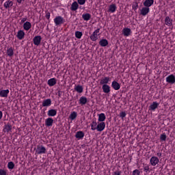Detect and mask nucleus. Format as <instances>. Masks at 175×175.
<instances>
[{"label": "nucleus", "mask_w": 175, "mask_h": 175, "mask_svg": "<svg viewBox=\"0 0 175 175\" xmlns=\"http://www.w3.org/2000/svg\"><path fill=\"white\" fill-rule=\"evenodd\" d=\"M27 20V18H23L21 20V23H25V21Z\"/></svg>", "instance_id": "nucleus-49"}, {"label": "nucleus", "mask_w": 175, "mask_h": 175, "mask_svg": "<svg viewBox=\"0 0 175 175\" xmlns=\"http://www.w3.org/2000/svg\"><path fill=\"white\" fill-rule=\"evenodd\" d=\"M150 163L152 166H157V165L159 163V159L155 156H153L150 160Z\"/></svg>", "instance_id": "nucleus-3"}, {"label": "nucleus", "mask_w": 175, "mask_h": 175, "mask_svg": "<svg viewBox=\"0 0 175 175\" xmlns=\"http://www.w3.org/2000/svg\"><path fill=\"white\" fill-rule=\"evenodd\" d=\"M82 18L85 21H88L89 20L91 19V15L89 13H86V14H83L82 15Z\"/></svg>", "instance_id": "nucleus-30"}, {"label": "nucleus", "mask_w": 175, "mask_h": 175, "mask_svg": "<svg viewBox=\"0 0 175 175\" xmlns=\"http://www.w3.org/2000/svg\"><path fill=\"white\" fill-rule=\"evenodd\" d=\"M33 42L35 46H39V44H40V42H42V36H35L33 39Z\"/></svg>", "instance_id": "nucleus-7"}, {"label": "nucleus", "mask_w": 175, "mask_h": 175, "mask_svg": "<svg viewBox=\"0 0 175 175\" xmlns=\"http://www.w3.org/2000/svg\"><path fill=\"white\" fill-rule=\"evenodd\" d=\"M99 31H100V29H97L93 32V33L98 35V33H99Z\"/></svg>", "instance_id": "nucleus-47"}, {"label": "nucleus", "mask_w": 175, "mask_h": 175, "mask_svg": "<svg viewBox=\"0 0 175 175\" xmlns=\"http://www.w3.org/2000/svg\"><path fill=\"white\" fill-rule=\"evenodd\" d=\"M53 124H54V120L52 118H48L47 119H46V126H53Z\"/></svg>", "instance_id": "nucleus-11"}, {"label": "nucleus", "mask_w": 175, "mask_h": 175, "mask_svg": "<svg viewBox=\"0 0 175 175\" xmlns=\"http://www.w3.org/2000/svg\"><path fill=\"white\" fill-rule=\"evenodd\" d=\"M83 86L78 85H75V90L77 91V92H78L79 94H81L83 92Z\"/></svg>", "instance_id": "nucleus-29"}, {"label": "nucleus", "mask_w": 175, "mask_h": 175, "mask_svg": "<svg viewBox=\"0 0 175 175\" xmlns=\"http://www.w3.org/2000/svg\"><path fill=\"white\" fill-rule=\"evenodd\" d=\"M55 84H57V79L55 78H52L48 80V85L50 87H53Z\"/></svg>", "instance_id": "nucleus-20"}, {"label": "nucleus", "mask_w": 175, "mask_h": 175, "mask_svg": "<svg viewBox=\"0 0 175 175\" xmlns=\"http://www.w3.org/2000/svg\"><path fill=\"white\" fill-rule=\"evenodd\" d=\"M144 172H146V173H147V172L150 170V166H148V165H145L144 167Z\"/></svg>", "instance_id": "nucleus-40"}, {"label": "nucleus", "mask_w": 175, "mask_h": 175, "mask_svg": "<svg viewBox=\"0 0 175 175\" xmlns=\"http://www.w3.org/2000/svg\"><path fill=\"white\" fill-rule=\"evenodd\" d=\"M121 173H122V172L118 170L113 172V175H121Z\"/></svg>", "instance_id": "nucleus-46"}, {"label": "nucleus", "mask_w": 175, "mask_h": 175, "mask_svg": "<svg viewBox=\"0 0 175 175\" xmlns=\"http://www.w3.org/2000/svg\"><path fill=\"white\" fill-rule=\"evenodd\" d=\"M116 10H117V6L116 5V4H111L109 5L108 12H110L111 13H114Z\"/></svg>", "instance_id": "nucleus-26"}, {"label": "nucleus", "mask_w": 175, "mask_h": 175, "mask_svg": "<svg viewBox=\"0 0 175 175\" xmlns=\"http://www.w3.org/2000/svg\"><path fill=\"white\" fill-rule=\"evenodd\" d=\"M154 5V0H146L144 2V6L146 8H150V6H152Z\"/></svg>", "instance_id": "nucleus-16"}, {"label": "nucleus", "mask_w": 175, "mask_h": 175, "mask_svg": "<svg viewBox=\"0 0 175 175\" xmlns=\"http://www.w3.org/2000/svg\"><path fill=\"white\" fill-rule=\"evenodd\" d=\"M49 117H55L57 116V109H50L48 111Z\"/></svg>", "instance_id": "nucleus-22"}, {"label": "nucleus", "mask_w": 175, "mask_h": 175, "mask_svg": "<svg viewBox=\"0 0 175 175\" xmlns=\"http://www.w3.org/2000/svg\"><path fill=\"white\" fill-rule=\"evenodd\" d=\"M105 128H106V124L104 122H101L98 124L96 129L98 131V132H102Z\"/></svg>", "instance_id": "nucleus-6"}, {"label": "nucleus", "mask_w": 175, "mask_h": 175, "mask_svg": "<svg viewBox=\"0 0 175 175\" xmlns=\"http://www.w3.org/2000/svg\"><path fill=\"white\" fill-rule=\"evenodd\" d=\"M90 39L92 42H96V40H98V34L93 33L92 35L90 36Z\"/></svg>", "instance_id": "nucleus-35"}, {"label": "nucleus", "mask_w": 175, "mask_h": 175, "mask_svg": "<svg viewBox=\"0 0 175 175\" xmlns=\"http://www.w3.org/2000/svg\"><path fill=\"white\" fill-rule=\"evenodd\" d=\"M102 90L105 94H109L110 92V87L107 84L103 85Z\"/></svg>", "instance_id": "nucleus-18"}, {"label": "nucleus", "mask_w": 175, "mask_h": 175, "mask_svg": "<svg viewBox=\"0 0 175 175\" xmlns=\"http://www.w3.org/2000/svg\"><path fill=\"white\" fill-rule=\"evenodd\" d=\"M9 90H0V96L1 98H8V96L9 95Z\"/></svg>", "instance_id": "nucleus-8"}, {"label": "nucleus", "mask_w": 175, "mask_h": 175, "mask_svg": "<svg viewBox=\"0 0 175 175\" xmlns=\"http://www.w3.org/2000/svg\"><path fill=\"white\" fill-rule=\"evenodd\" d=\"M81 36H83V32H81V31H76L75 32V37L77 39H81Z\"/></svg>", "instance_id": "nucleus-36"}, {"label": "nucleus", "mask_w": 175, "mask_h": 175, "mask_svg": "<svg viewBox=\"0 0 175 175\" xmlns=\"http://www.w3.org/2000/svg\"><path fill=\"white\" fill-rule=\"evenodd\" d=\"M172 21H173V20H172V18H170V17H169V16L165 17V23L166 25H168V27H172V25H173Z\"/></svg>", "instance_id": "nucleus-19"}, {"label": "nucleus", "mask_w": 175, "mask_h": 175, "mask_svg": "<svg viewBox=\"0 0 175 175\" xmlns=\"http://www.w3.org/2000/svg\"><path fill=\"white\" fill-rule=\"evenodd\" d=\"M12 124H10V123L8 122L4 125L3 132H4L5 133V132H7V133H9V132H12Z\"/></svg>", "instance_id": "nucleus-5"}, {"label": "nucleus", "mask_w": 175, "mask_h": 175, "mask_svg": "<svg viewBox=\"0 0 175 175\" xmlns=\"http://www.w3.org/2000/svg\"><path fill=\"white\" fill-rule=\"evenodd\" d=\"M111 87L112 88H113V90H115L116 91H118V90H120V88H121V85H120V83H118V82L113 81L111 83Z\"/></svg>", "instance_id": "nucleus-10"}, {"label": "nucleus", "mask_w": 175, "mask_h": 175, "mask_svg": "<svg viewBox=\"0 0 175 175\" xmlns=\"http://www.w3.org/2000/svg\"><path fill=\"white\" fill-rule=\"evenodd\" d=\"M18 3H21L23 2V0H17Z\"/></svg>", "instance_id": "nucleus-52"}, {"label": "nucleus", "mask_w": 175, "mask_h": 175, "mask_svg": "<svg viewBox=\"0 0 175 175\" xmlns=\"http://www.w3.org/2000/svg\"><path fill=\"white\" fill-rule=\"evenodd\" d=\"M54 23L56 26L61 25L65 23V19L62 16H58L54 18Z\"/></svg>", "instance_id": "nucleus-2"}, {"label": "nucleus", "mask_w": 175, "mask_h": 175, "mask_svg": "<svg viewBox=\"0 0 175 175\" xmlns=\"http://www.w3.org/2000/svg\"><path fill=\"white\" fill-rule=\"evenodd\" d=\"M158 157H162V153H157Z\"/></svg>", "instance_id": "nucleus-51"}, {"label": "nucleus", "mask_w": 175, "mask_h": 175, "mask_svg": "<svg viewBox=\"0 0 175 175\" xmlns=\"http://www.w3.org/2000/svg\"><path fill=\"white\" fill-rule=\"evenodd\" d=\"M159 106V103L157 102H153L149 107L150 110H152V111H155L156 109H158V107Z\"/></svg>", "instance_id": "nucleus-14"}, {"label": "nucleus", "mask_w": 175, "mask_h": 175, "mask_svg": "<svg viewBox=\"0 0 175 175\" xmlns=\"http://www.w3.org/2000/svg\"><path fill=\"white\" fill-rule=\"evenodd\" d=\"M46 18H47V20H50V12H47L46 14Z\"/></svg>", "instance_id": "nucleus-48"}, {"label": "nucleus", "mask_w": 175, "mask_h": 175, "mask_svg": "<svg viewBox=\"0 0 175 175\" xmlns=\"http://www.w3.org/2000/svg\"><path fill=\"white\" fill-rule=\"evenodd\" d=\"M0 175H8V174L4 170L0 169Z\"/></svg>", "instance_id": "nucleus-43"}, {"label": "nucleus", "mask_w": 175, "mask_h": 175, "mask_svg": "<svg viewBox=\"0 0 175 175\" xmlns=\"http://www.w3.org/2000/svg\"><path fill=\"white\" fill-rule=\"evenodd\" d=\"M62 94L64 95V92H62L61 90H59L57 92V95H58L59 98H61V96H62Z\"/></svg>", "instance_id": "nucleus-45"}, {"label": "nucleus", "mask_w": 175, "mask_h": 175, "mask_svg": "<svg viewBox=\"0 0 175 175\" xmlns=\"http://www.w3.org/2000/svg\"><path fill=\"white\" fill-rule=\"evenodd\" d=\"M8 167L11 170L14 169V163H13V161L9 162L8 164Z\"/></svg>", "instance_id": "nucleus-38"}, {"label": "nucleus", "mask_w": 175, "mask_h": 175, "mask_svg": "<svg viewBox=\"0 0 175 175\" xmlns=\"http://www.w3.org/2000/svg\"><path fill=\"white\" fill-rule=\"evenodd\" d=\"M79 9V3H77V1H74L70 7V10L72 12H76Z\"/></svg>", "instance_id": "nucleus-15"}, {"label": "nucleus", "mask_w": 175, "mask_h": 175, "mask_svg": "<svg viewBox=\"0 0 175 175\" xmlns=\"http://www.w3.org/2000/svg\"><path fill=\"white\" fill-rule=\"evenodd\" d=\"M79 103L82 106L87 103V97L81 96L79 99Z\"/></svg>", "instance_id": "nucleus-32"}, {"label": "nucleus", "mask_w": 175, "mask_h": 175, "mask_svg": "<svg viewBox=\"0 0 175 175\" xmlns=\"http://www.w3.org/2000/svg\"><path fill=\"white\" fill-rule=\"evenodd\" d=\"M49 106H51V99L47 98L42 101V107H47Z\"/></svg>", "instance_id": "nucleus-13"}, {"label": "nucleus", "mask_w": 175, "mask_h": 175, "mask_svg": "<svg viewBox=\"0 0 175 175\" xmlns=\"http://www.w3.org/2000/svg\"><path fill=\"white\" fill-rule=\"evenodd\" d=\"M84 132L83 131H78L77 132L76 135H75V137L76 139H83V137H84Z\"/></svg>", "instance_id": "nucleus-27"}, {"label": "nucleus", "mask_w": 175, "mask_h": 175, "mask_svg": "<svg viewBox=\"0 0 175 175\" xmlns=\"http://www.w3.org/2000/svg\"><path fill=\"white\" fill-rule=\"evenodd\" d=\"M166 134L164 133L160 135L161 142H166Z\"/></svg>", "instance_id": "nucleus-37"}, {"label": "nucleus", "mask_w": 175, "mask_h": 175, "mask_svg": "<svg viewBox=\"0 0 175 175\" xmlns=\"http://www.w3.org/2000/svg\"><path fill=\"white\" fill-rule=\"evenodd\" d=\"M77 117V112L73 111L70 113L69 118L70 120H72V121H73V120H76Z\"/></svg>", "instance_id": "nucleus-34"}, {"label": "nucleus", "mask_w": 175, "mask_h": 175, "mask_svg": "<svg viewBox=\"0 0 175 175\" xmlns=\"http://www.w3.org/2000/svg\"><path fill=\"white\" fill-rule=\"evenodd\" d=\"M13 6V1L8 0L4 3V8L9 9V8Z\"/></svg>", "instance_id": "nucleus-28"}, {"label": "nucleus", "mask_w": 175, "mask_h": 175, "mask_svg": "<svg viewBox=\"0 0 175 175\" xmlns=\"http://www.w3.org/2000/svg\"><path fill=\"white\" fill-rule=\"evenodd\" d=\"M90 126H91L92 131H96V129L98 126V123H96V119H94L92 120V122L90 124Z\"/></svg>", "instance_id": "nucleus-23"}, {"label": "nucleus", "mask_w": 175, "mask_h": 175, "mask_svg": "<svg viewBox=\"0 0 175 175\" xmlns=\"http://www.w3.org/2000/svg\"><path fill=\"white\" fill-rule=\"evenodd\" d=\"M14 54V52L13 51V48H9L7 50V55H8V57H13Z\"/></svg>", "instance_id": "nucleus-33"}, {"label": "nucleus", "mask_w": 175, "mask_h": 175, "mask_svg": "<svg viewBox=\"0 0 175 175\" xmlns=\"http://www.w3.org/2000/svg\"><path fill=\"white\" fill-rule=\"evenodd\" d=\"M32 27V25H31V23L29 22H25L24 24H23V28L25 31H29V29H31Z\"/></svg>", "instance_id": "nucleus-24"}, {"label": "nucleus", "mask_w": 175, "mask_h": 175, "mask_svg": "<svg viewBox=\"0 0 175 175\" xmlns=\"http://www.w3.org/2000/svg\"><path fill=\"white\" fill-rule=\"evenodd\" d=\"M99 44L101 47H106L109 44V41L106 39H102L99 41Z\"/></svg>", "instance_id": "nucleus-21"}, {"label": "nucleus", "mask_w": 175, "mask_h": 175, "mask_svg": "<svg viewBox=\"0 0 175 175\" xmlns=\"http://www.w3.org/2000/svg\"><path fill=\"white\" fill-rule=\"evenodd\" d=\"M109 81H110V77H105L103 79H102L100 81V84L102 85H105V84H108Z\"/></svg>", "instance_id": "nucleus-17"}, {"label": "nucleus", "mask_w": 175, "mask_h": 175, "mask_svg": "<svg viewBox=\"0 0 175 175\" xmlns=\"http://www.w3.org/2000/svg\"><path fill=\"white\" fill-rule=\"evenodd\" d=\"M46 152H47V150L44 146H43L42 145L37 146L36 154H38V155H40L42 154H46Z\"/></svg>", "instance_id": "nucleus-1"}, {"label": "nucleus", "mask_w": 175, "mask_h": 175, "mask_svg": "<svg viewBox=\"0 0 175 175\" xmlns=\"http://www.w3.org/2000/svg\"><path fill=\"white\" fill-rule=\"evenodd\" d=\"M137 8H139V4L137 3H135V4L133 5V9H134V10H137Z\"/></svg>", "instance_id": "nucleus-42"}, {"label": "nucleus", "mask_w": 175, "mask_h": 175, "mask_svg": "<svg viewBox=\"0 0 175 175\" xmlns=\"http://www.w3.org/2000/svg\"><path fill=\"white\" fill-rule=\"evenodd\" d=\"M122 32H123V35L124 36H129V35H131V29H129L128 27L124 28L122 30Z\"/></svg>", "instance_id": "nucleus-25"}, {"label": "nucleus", "mask_w": 175, "mask_h": 175, "mask_svg": "<svg viewBox=\"0 0 175 175\" xmlns=\"http://www.w3.org/2000/svg\"><path fill=\"white\" fill-rule=\"evenodd\" d=\"M133 175H140V171L139 170H135L133 172Z\"/></svg>", "instance_id": "nucleus-41"}, {"label": "nucleus", "mask_w": 175, "mask_h": 175, "mask_svg": "<svg viewBox=\"0 0 175 175\" xmlns=\"http://www.w3.org/2000/svg\"><path fill=\"white\" fill-rule=\"evenodd\" d=\"M120 117L122 119L125 118V117H126V113L125 111L120 112Z\"/></svg>", "instance_id": "nucleus-39"}, {"label": "nucleus", "mask_w": 175, "mask_h": 175, "mask_svg": "<svg viewBox=\"0 0 175 175\" xmlns=\"http://www.w3.org/2000/svg\"><path fill=\"white\" fill-rule=\"evenodd\" d=\"M2 117H3V113L0 111V120H2Z\"/></svg>", "instance_id": "nucleus-50"}, {"label": "nucleus", "mask_w": 175, "mask_h": 175, "mask_svg": "<svg viewBox=\"0 0 175 175\" xmlns=\"http://www.w3.org/2000/svg\"><path fill=\"white\" fill-rule=\"evenodd\" d=\"M106 120V116L105 113H100L98 114V121L99 122H103Z\"/></svg>", "instance_id": "nucleus-31"}, {"label": "nucleus", "mask_w": 175, "mask_h": 175, "mask_svg": "<svg viewBox=\"0 0 175 175\" xmlns=\"http://www.w3.org/2000/svg\"><path fill=\"white\" fill-rule=\"evenodd\" d=\"M148 13H150V8L144 7L142 8L141 12H140V14H142V16H147Z\"/></svg>", "instance_id": "nucleus-9"}, {"label": "nucleus", "mask_w": 175, "mask_h": 175, "mask_svg": "<svg viewBox=\"0 0 175 175\" xmlns=\"http://www.w3.org/2000/svg\"><path fill=\"white\" fill-rule=\"evenodd\" d=\"M77 2L79 5H84V3H85V0H77Z\"/></svg>", "instance_id": "nucleus-44"}, {"label": "nucleus", "mask_w": 175, "mask_h": 175, "mask_svg": "<svg viewBox=\"0 0 175 175\" xmlns=\"http://www.w3.org/2000/svg\"><path fill=\"white\" fill-rule=\"evenodd\" d=\"M25 36V33L24 32V31L19 30L18 31L16 37L18 38V39H19V40H23V39H24Z\"/></svg>", "instance_id": "nucleus-12"}, {"label": "nucleus", "mask_w": 175, "mask_h": 175, "mask_svg": "<svg viewBox=\"0 0 175 175\" xmlns=\"http://www.w3.org/2000/svg\"><path fill=\"white\" fill-rule=\"evenodd\" d=\"M166 82L168 84H174L175 83V77L174 75H170L166 77Z\"/></svg>", "instance_id": "nucleus-4"}]
</instances>
